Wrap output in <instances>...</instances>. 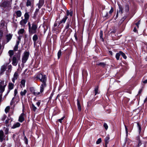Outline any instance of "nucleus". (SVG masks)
I'll return each mask as SVG.
<instances>
[{
  "label": "nucleus",
  "instance_id": "nucleus-1",
  "mask_svg": "<svg viewBox=\"0 0 147 147\" xmlns=\"http://www.w3.org/2000/svg\"><path fill=\"white\" fill-rule=\"evenodd\" d=\"M28 31L29 33L31 34H34L37 32L38 28L37 23L36 22H33L31 24L30 22H28Z\"/></svg>",
  "mask_w": 147,
  "mask_h": 147
},
{
  "label": "nucleus",
  "instance_id": "nucleus-2",
  "mask_svg": "<svg viewBox=\"0 0 147 147\" xmlns=\"http://www.w3.org/2000/svg\"><path fill=\"white\" fill-rule=\"evenodd\" d=\"M36 78L37 79H39L42 82V84L40 85H42L43 86V88L44 89V88L47 86V77L46 76L41 74H39L37 75Z\"/></svg>",
  "mask_w": 147,
  "mask_h": 147
},
{
  "label": "nucleus",
  "instance_id": "nucleus-3",
  "mask_svg": "<svg viewBox=\"0 0 147 147\" xmlns=\"http://www.w3.org/2000/svg\"><path fill=\"white\" fill-rule=\"evenodd\" d=\"M43 86L42 85H40V92H36L34 90V88L33 87L30 88V90L32 94L35 96H41L43 95V92L44 90V89L43 88Z\"/></svg>",
  "mask_w": 147,
  "mask_h": 147
},
{
  "label": "nucleus",
  "instance_id": "nucleus-4",
  "mask_svg": "<svg viewBox=\"0 0 147 147\" xmlns=\"http://www.w3.org/2000/svg\"><path fill=\"white\" fill-rule=\"evenodd\" d=\"M11 3L9 1H5L0 3V6L3 9L8 10L11 9Z\"/></svg>",
  "mask_w": 147,
  "mask_h": 147
},
{
  "label": "nucleus",
  "instance_id": "nucleus-5",
  "mask_svg": "<svg viewBox=\"0 0 147 147\" xmlns=\"http://www.w3.org/2000/svg\"><path fill=\"white\" fill-rule=\"evenodd\" d=\"M18 54L16 56V57L15 56H14L12 59V64L14 66H16L18 63V59H19L20 57V52L19 51L18 53Z\"/></svg>",
  "mask_w": 147,
  "mask_h": 147
},
{
  "label": "nucleus",
  "instance_id": "nucleus-6",
  "mask_svg": "<svg viewBox=\"0 0 147 147\" xmlns=\"http://www.w3.org/2000/svg\"><path fill=\"white\" fill-rule=\"evenodd\" d=\"M29 55V52L28 51H25L24 54V55L22 59V62L25 63L28 59Z\"/></svg>",
  "mask_w": 147,
  "mask_h": 147
},
{
  "label": "nucleus",
  "instance_id": "nucleus-7",
  "mask_svg": "<svg viewBox=\"0 0 147 147\" xmlns=\"http://www.w3.org/2000/svg\"><path fill=\"white\" fill-rule=\"evenodd\" d=\"M6 84H4V81H1L0 83V93L2 94L4 91Z\"/></svg>",
  "mask_w": 147,
  "mask_h": 147
},
{
  "label": "nucleus",
  "instance_id": "nucleus-8",
  "mask_svg": "<svg viewBox=\"0 0 147 147\" xmlns=\"http://www.w3.org/2000/svg\"><path fill=\"white\" fill-rule=\"evenodd\" d=\"M8 64V63H6L1 67L0 70L1 74H3L5 71L6 69H7V67Z\"/></svg>",
  "mask_w": 147,
  "mask_h": 147
},
{
  "label": "nucleus",
  "instance_id": "nucleus-9",
  "mask_svg": "<svg viewBox=\"0 0 147 147\" xmlns=\"http://www.w3.org/2000/svg\"><path fill=\"white\" fill-rule=\"evenodd\" d=\"M72 22L71 21V20L70 19H68L66 23V25L65 27V29H70V27L71 28L72 27Z\"/></svg>",
  "mask_w": 147,
  "mask_h": 147
},
{
  "label": "nucleus",
  "instance_id": "nucleus-10",
  "mask_svg": "<svg viewBox=\"0 0 147 147\" xmlns=\"http://www.w3.org/2000/svg\"><path fill=\"white\" fill-rule=\"evenodd\" d=\"M21 40L20 36H19L18 38V40L16 41V42L15 47L14 48L13 50L14 51H16L17 50L18 48V45L19 44Z\"/></svg>",
  "mask_w": 147,
  "mask_h": 147
},
{
  "label": "nucleus",
  "instance_id": "nucleus-11",
  "mask_svg": "<svg viewBox=\"0 0 147 147\" xmlns=\"http://www.w3.org/2000/svg\"><path fill=\"white\" fill-rule=\"evenodd\" d=\"M28 21L25 19H22L20 22V24L21 26L24 27Z\"/></svg>",
  "mask_w": 147,
  "mask_h": 147
},
{
  "label": "nucleus",
  "instance_id": "nucleus-12",
  "mask_svg": "<svg viewBox=\"0 0 147 147\" xmlns=\"http://www.w3.org/2000/svg\"><path fill=\"white\" fill-rule=\"evenodd\" d=\"M26 80L25 79H22L20 81V87L21 88H23L25 87Z\"/></svg>",
  "mask_w": 147,
  "mask_h": 147
},
{
  "label": "nucleus",
  "instance_id": "nucleus-13",
  "mask_svg": "<svg viewBox=\"0 0 147 147\" xmlns=\"http://www.w3.org/2000/svg\"><path fill=\"white\" fill-rule=\"evenodd\" d=\"M25 114L24 113H22L20 116L19 118V121L20 122H22L24 120V116Z\"/></svg>",
  "mask_w": 147,
  "mask_h": 147
},
{
  "label": "nucleus",
  "instance_id": "nucleus-14",
  "mask_svg": "<svg viewBox=\"0 0 147 147\" xmlns=\"http://www.w3.org/2000/svg\"><path fill=\"white\" fill-rule=\"evenodd\" d=\"M38 39V36L36 34H35L33 36L32 39L34 41V46H35L36 45L37 43V40Z\"/></svg>",
  "mask_w": 147,
  "mask_h": 147
},
{
  "label": "nucleus",
  "instance_id": "nucleus-15",
  "mask_svg": "<svg viewBox=\"0 0 147 147\" xmlns=\"http://www.w3.org/2000/svg\"><path fill=\"white\" fill-rule=\"evenodd\" d=\"M45 3L44 0H39L38 3V7L39 9H40L43 6Z\"/></svg>",
  "mask_w": 147,
  "mask_h": 147
},
{
  "label": "nucleus",
  "instance_id": "nucleus-16",
  "mask_svg": "<svg viewBox=\"0 0 147 147\" xmlns=\"http://www.w3.org/2000/svg\"><path fill=\"white\" fill-rule=\"evenodd\" d=\"M12 37V35L9 34H8L6 35V38L7 39V41L5 43L8 42L11 39Z\"/></svg>",
  "mask_w": 147,
  "mask_h": 147
},
{
  "label": "nucleus",
  "instance_id": "nucleus-17",
  "mask_svg": "<svg viewBox=\"0 0 147 147\" xmlns=\"http://www.w3.org/2000/svg\"><path fill=\"white\" fill-rule=\"evenodd\" d=\"M67 18L68 17H67V16H65L62 20L60 21L59 24H60L63 23H65Z\"/></svg>",
  "mask_w": 147,
  "mask_h": 147
},
{
  "label": "nucleus",
  "instance_id": "nucleus-18",
  "mask_svg": "<svg viewBox=\"0 0 147 147\" xmlns=\"http://www.w3.org/2000/svg\"><path fill=\"white\" fill-rule=\"evenodd\" d=\"M20 124L19 122H17L14 123L12 127L13 129H15L19 127L20 126Z\"/></svg>",
  "mask_w": 147,
  "mask_h": 147
},
{
  "label": "nucleus",
  "instance_id": "nucleus-19",
  "mask_svg": "<svg viewBox=\"0 0 147 147\" xmlns=\"http://www.w3.org/2000/svg\"><path fill=\"white\" fill-rule=\"evenodd\" d=\"M3 132L2 131H0V141L2 142L3 139Z\"/></svg>",
  "mask_w": 147,
  "mask_h": 147
},
{
  "label": "nucleus",
  "instance_id": "nucleus-20",
  "mask_svg": "<svg viewBox=\"0 0 147 147\" xmlns=\"http://www.w3.org/2000/svg\"><path fill=\"white\" fill-rule=\"evenodd\" d=\"M73 12L72 11L67 10L66 11V16H70L71 17L72 16Z\"/></svg>",
  "mask_w": 147,
  "mask_h": 147
},
{
  "label": "nucleus",
  "instance_id": "nucleus-21",
  "mask_svg": "<svg viewBox=\"0 0 147 147\" xmlns=\"http://www.w3.org/2000/svg\"><path fill=\"white\" fill-rule=\"evenodd\" d=\"M31 109L34 112H36L37 110V108L33 104H32L30 107Z\"/></svg>",
  "mask_w": 147,
  "mask_h": 147
},
{
  "label": "nucleus",
  "instance_id": "nucleus-22",
  "mask_svg": "<svg viewBox=\"0 0 147 147\" xmlns=\"http://www.w3.org/2000/svg\"><path fill=\"white\" fill-rule=\"evenodd\" d=\"M109 139L110 138L109 135H108L107 137H106L105 139V144L106 147L107 146V144L109 142Z\"/></svg>",
  "mask_w": 147,
  "mask_h": 147
},
{
  "label": "nucleus",
  "instance_id": "nucleus-23",
  "mask_svg": "<svg viewBox=\"0 0 147 147\" xmlns=\"http://www.w3.org/2000/svg\"><path fill=\"white\" fill-rule=\"evenodd\" d=\"M29 13L26 12L25 13L24 15V19L28 21L29 18Z\"/></svg>",
  "mask_w": 147,
  "mask_h": 147
},
{
  "label": "nucleus",
  "instance_id": "nucleus-24",
  "mask_svg": "<svg viewBox=\"0 0 147 147\" xmlns=\"http://www.w3.org/2000/svg\"><path fill=\"white\" fill-rule=\"evenodd\" d=\"M14 85L12 83H9L8 85V89L9 90H11L13 89Z\"/></svg>",
  "mask_w": 147,
  "mask_h": 147
},
{
  "label": "nucleus",
  "instance_id": "nucleus-25",
  "mask_svg": "<svg viewBox=\"0 0 147 147\" xmlns=\"http://www.w3.org/2000/svg\"><path fill=\"white\" fill-rule=\"evenodd\" d=\"M27 91L26 90H24L23 91H22L20 92V94L21 96H23L26 93Z\"/></svg>",
  "mask_w": 147,
  "mask_h": 147
},
{
  "label": "nucleus",
  "instance_id": "nucleus-26",
  "mask_svg": "<svg viewBox=\"0 0 147 147\" xmlns=\"http://www.w3.org/2000/svg\"><path fill=\"white\" fill-rule=\"evenodd\" d=\"M77 106L78 111H80L81 110V106L80 101L78 100H77Z\"/></svg>",
  "mask_w": 147,
  "mask_h": 147
},
{
  "label": "nucleus",
  "instance_id": "nucleus-27",
  "mask_svg": "<svg viewBox=\"0 0 147 147\" xmlns=\"http://www.w3.org/2000/svg\"><path fill=\"white\" fill-rule=\"evenodd\" d=\"M39 9H36L35 11L34 12V16H33V18H35L37 16L38 14V13L39 11Z\"/></svg>",
  "mask_w": 147,
  "mask_h": 147
},
{
  "label": "nucleus",
  "instance_id": "nucleus-28",
  "mask_svg": "<svg viewBox=\"0 0 147 147\" xmlns=\"http://www.w3.org/2000/svg\"><path fill=\"white\" fill-rule=\"evenodd\" d=\"M16 14L18 17H20L22 15V12L20 10H18L16 11Z\"/></svg>",
  "mask_w": 147,
  "mask_h": 147
},
{
  "label": "nucleus",
  "instance_id": "nucleus-29",
  "mask_svg": "<svg viewBox=\"0 0 147 147\" xmlns=\"http://www.w3.org/2000/svg\"><path fill=\"white\" fill-rule=\"evenodd\" d=\"M25 30L24 29H20L18 32V33L19 35L22 34L24 32Z\"/></svg>",
  "mask_w": 147,
  "mask_h": 147
},
{
  "label": "nucleus",
  "instance_id": "nucleus-30",
  "mask_svg": "<svg viewBox=\"0 0 147 147\" xmlns=\"http://www.w3.org/2000/svg\"><path fill=\"white\" fill-rule=\"evenodd\" d=\"M8 53L9 54V55L10 57H11L13 55L14 52L13 51L10 50L8 52Z\"/></svg>",
  "mask_w": 147,
  "mask_h": 147
},
{
  "label": "nucleus",
  "instance_id": "nucleus-31",
  "mask_svg": "<svg viewBox=\"0 0 147 147\" xmlns=\"http://www.w3.org/2000/svg\"><path fill=\"white\" fill-rule=\"evenodd\" d=\"M31 3V1L30 0H27L26 3V5L28 7L30 6Z\"/></svg>",
  "mask_w": 147,
  "mask_h": 147
},
{
  "label": "nucleus",
  "instance_id": "nucleus-32",
  "mask_svg": "<svg viewBox=\"0 0 147 147\" xmlns=\"http://www.w3.org/2000/svg\"><path fill=\"white\" fill-rule=\"evenodd\" d=\"M121 55L120 51L119 53H117L115 57L117 60L119 59V57Z\"/></svg>",
  "mask_w": 147,
  "mask_h": 147
},
{
  "label": "nucleus",
  "instance_id": "nucleus-33",
  "mask_svg": "<svg viewBox=\"0 0 147 147\" xmlns=\"http://www.w3.org/2000/svg\"><path fill=\"white\" fill-rule=\"evenodd\" d=\"M7 67L8 68V72H10L11 70L12 69V66L11 65H8Z\"/></svg>",
  "mask_w": 147,
  "mask_h": 147
},
{
  "label": "nucleus",
  "instance_id": "nucleus-34",
  "mask_svg": "<svg viewBox=\"0 0 147 147\" xmlns=\"http://www.w3.org/2000/svg\"><path fill=\"white\" fill-rule=\"evenodd\" d=\"M120 53L121 55L124 59H126L127 57L125 54L123 53L122 51H120Z\"/></svg>",
  "mask_w": 147,
  "mask_h": 147
},
{
  "label": "nucleus",
  "instance_id": "nucleus-35",
  "mask_svg": "<svg viewBox=\"0 0 147 147\" xmlns=\"http://www.w3.org/2000/svg\"><path fill=\"white\" fill-rule=\"evenodd\" d=\"M18 92L17 90V89H15L14 90V97H13V98L12 99V101L14 99V98L16 96L17 94H18Z\"/></svg>",
  "mask_w": 147,
  "mask_h": 147
},
{
  "label": "nucleus",
  "instance_id": "nucleus-36",
  "mask_svg": "<svg viewBox=\"0 0 147 147\" xmlns=\"http://www.w3.org/2000/svg\"><path fill=\"white\" fill-rule=\"evenodd\" d=\"M119 13H123V9L122 7L119 5Z\"/></svg>",
  "mask_w": 147,
  "mask_h": 147
},
{
  "label": "nucleus",
  "instance_id": "nucleus-37",
  "mask_svg": "<svg viewBox=\"0 0 147 147\" xmlns=\"http://www.w3.org/2000/svg\"><path fill=\"white\" fill-rule=\"evenodd\" d=\"M18 78V74L17 72H15L13 76V78L16 79H17Z\"/></svg>",
  "mask_w": 147,
  "mask_h": 147
},
{
  "label": "nucleus",
  "instance_id": "nucleus-38",
  "mask_svg": "<svg viewBox=\"0 0 147 147\" xmlns=\"http://www.w3.org/2000/svg\"><path fill=\"white\" fill-rule=\"evenodd\" d=\"M98 87H97L95 88L94 92H95V95H96L97 94H98Z\"/></svg>",
  "mask_w": 147,
  "mask_h": 147
},
{
  "label": "nucleus",
  "instance_id": "nucleus-39",
  "mask_svg": "<svg viewBox=\"0 0 147 147\" xmlns=\"http://www.w3.org/2000/svg\"><path fill=\"white\" fill-rule=\"evenodd\" d=\"M24 140L25 144H28V140L26 136H25L24 138Z\"/></svg>",
  "mask_w": 147,
  "mask_h": 147
},
{
  "label": "nucleus",
  "instance_id": "nucleus-40",
  "mask_svg": "<svg viewBox=\"0 0 147 147\" xmlns=\"http://www.w3.org/2000/svg\"><path fill=\"white\" fill-rule=\"evenodd\" d=\"M10 109V107L9 106L7 107L5 109V111L6 113H7L9 111Z\"/></svg>",
  "mask_w": 147,
  "mask_h": 147
},
{
  "label": "nucleus",
  "instance_id": "nucleus-41",
  "mask_svg": "<svg viewBox=\"0 0 147 147\" xmlns=\"http://www.w3.org/2000/svg\"><path fill=\"white\" fill-rule=\"evenodd\" d=\"M61 50H59V51L58 53V54H57L58 58H60V56L61 55Z\"/></svg>",
  "mask_w": 147,
  "mask_h": 147
},
{
  "label": "nucleus",
  "instance_id": "nucleus-42",
  "mask_svg": "<svg viewBox=\"0 0 147 147\" xmlns=\"http://www.w3.org/2000/svg\"><path fill=\"white\" fill-rule=\"evenodd\" d=\"M103 126L106 130L108 128V126L106 123H104Z\"/></svg>",
  "mask_w": 147,
  "mask_h": 147
},
{
  "label": "nucleus",
  "instance_id": "nucleus-43",
  "mask_svg": "<svg viewBox=\"0 0 147 147\" xmlns=\"http://www.w3.org/2000/svg\"><path fill=\"white\" fill-rule=\"evenodd\" d=\"M113 11V7H111V10H110L109 12V14L110 16L112 14V13Z\"/></svg>",
  "mask_w": 147,
  "mask_h": 147
},
{
  "label": "nucleus",
  "instance_id": "nucleus-44",
  "mask_svg": "<svg viewBox=\"0 0 147 147\" xmlns=\"http://www.w3.org/2000/svg\"><path fill=\"white\" fill-rule=\"evenodd\" d=\"M9 131V129L8 128H6L5 129L4 132L5 134H8Z\"/></svg>",
  "mask_w": 147,
  "mask_h": 147
},
{
  "label": "nucleus",
  "instance_id": "nucleus-45",
  "mask_svg": "<svg viewBox=\"0 0 147 147\" xmlns=\"http://www.w3.org/2000/svg\"><path fill=\"white\" fill-rule=\"evenodd\" d=\"M101 142V138H99L96 142V144H100Z\"/></svg>",
  "mask_w": 147,
  "mask_h": 147
},
{
  "label": "nucleus",
  "instance_id": "nucleus-46",
  "mask_svg": "<svg viewBox=\"0 0 147 147\" xmlns=\"http://www.w3.org/2000/svg\"><path fill=\"white\" fill-rule=\"evenodd\" d=\"M65 118V116H63L61 119H58V121L60 122V123H61L62 121L63 120L64 118Z\"/></svg>",
  "mask_w": 147,
  "mask_h": 147
},
{
  "label": "nucleus",
  "instance_id": "nucleus-47",
  "mask_svg": "<svg viewBox=\"0 0 147 147\" xmlns=\"http://www.w3.org/2000/svg\"><path fill=\"white\" fill-rule=\"evenodd\" d=\"M102 32L101 31H100V38H101L102 39V40L103 41V39L102 38Z\"/></svg>",
  "mask_w": 147,
  "mask_h": 147
},
{
  "label": "nucleus",
  "instance_id": "nucleus-48",
  "mask_svg": "<svg viewBox=\"0 0 147 147\" xmlns=\"http://www.w3.org/2000/svg\"><path fill=\"white\" fill-rule=\"evenodd\" d=\"M3 34V32L2 31V30H0V41L1 40V38H2V36Z\"/></svg>",
  "mask_w": 147,
  "mask_h": 147
},
{
  "label": "nucleus",
  "instance_id": "nucleus-49",
  "mask_svg": "<svg viewBox=\"0 0 147 147\" xmlns=\"http://www.w3.org/2000/svg\"><path fill=\"white\" fill-rule=\"evenodd\" d=\"M125 11L126 12H128L129 10V7L128 5H127L125 7Z\"/></svg>",
  "mask_w": 147,
  "mask_h": 147
},
{
  "label": "nucleus",
  "instance_id": "nucleus-50",
  "mask_svg": "<svg viewBox=\"0 0 147 147\" xmlns=\"http://www.w3.org/2000/svg\"><path fill=\"white\" fill-rule=\"evenodd\" d=\"M125 128L126 133V136H127L128 134L127 128L125 125Z\"/></svg>",
  "mask_w": 147,
  "mask_h": 147
},
{
  "label": "nucleus",
  "instance_id": "nucleus-51",
  "mask_svg": "<svg viewBox=\"0 0 147 147\" xmlns=\"http://www.w3.org/2000/svg\"><path fill=\"white\" fill-rule=\"evenodd\" d=\"M40 101H38L36 103V105H37V106L39 107L40 106Z\"/></svg>",
  "mask_w": 147,
  "mask_h": 147
},
{
  "label": "nucleus",
  "instance_id": "nucleus-52",
  "mask_svg": "<svg viewBox=\"0 0 147 147\" xmlns=\"http://www.w3.org/2000/svg\"><path fill=\"white\" fill-rule=\"evenodd\" d=\"M137 125L139 129V132H140L141 130V127L140 126V125L139 123H138Z\"/></svg>",
  "mask_w": 147,
  "mask_h": 147
},
{
  "label": "nucleus",
  "instance_id": "nucleus-53",
  "mask_svg": "<svg viewBox=\"0 0 147 147\" xmlns=\"http://www.w3.org/2000/svg\"><path fill=\"white\" fill-rule=\"evenodd\" d=\"M1 26H0L1 27L2 26H3L4 25V23H3V21H1Z\"/></svg>",
  "mask_w": 147,
  "mask_h": 147
},
{
  "label": "nucleus",
  "instance_id": "nucleus-54",
  "mask_svg": "<svg viewBox=\"0 0 147 147\" xmlns=\"http://www.w3.org/2000/svg\"><path fill=\"white\" fill-rule=\"evenodd\" d=\"M140 21H139L138 22L136 23V25L138 27V28H139V24H140Z\"/></svg>",
  "mask_w": 147,
  "mask_h": 147
},
{
  "label": "nucleus",
  "instance_id": "nucleus-55",
  "mask_svg": "<svg viewBox=\"0 0 147 147\" xmlns=\"http://www.w3.org/2000/svg\"><path fill=\"white\" fill-rule=\"evenodd\" d=\"M109 15L107 12H106V15L103 16L104 17H109Z\"/></svg>",
  "mask_w": 147,
  "mask_h": 147
},
{
  "label": "nucleus",
  "instance_id": "nucleus-56",
  "mask_svg": "<svg viewBox=\"0 0 147 147\" xmlns=\"http://www.w3.org/2000/svg\"><path fill=\"white\" fill-rule=\"evenodd\" d=\"M74 37H75V38L76 40H78L77 37V36L76 35V34H74Z\"/></svg>",
  "mask_w": 147,
  "mask_h": 147
},
{
  "label": "nucleus",
  "instance_id": "nucleus-57",
  "mask_svg": "<svg viewBox=\"0 0 147 147\" xmlns=\"http://www.w3.org/2000/svg\"><path fill=\"white\" fill-rule=\"evenodd\" d=\"M16 79L13 78L12 79V81L13 83H14L15 80H16Z\"/></svg>",
  "mask_w": 147,
  "mask_h": 147
},
{
  "label": "nucleus",
  "instance_id": "nucleus-58",
  "mask_svg": "<svg viewBox=\"0 0 147 147\" xmlns=\"http://www.w3.org/2000/svg\"><path fill=\"white\" fill-rule=\"evenodd\" d=\"M141 145V143L140 141H139V143L138 145V146H139Z\"/></svg>",
  "mask_w": 147,
  "mask_h": 147
},
{
  "label": "nucleus",
  "instance_id": "nucleus-59",
  "mask_svg": "<svg viewBox=\"0 0 147 147\" xmlns=\"http://www.w3.org/2000/svg\"><path fill=\"white\" fill-rule=\"evenodd\" d=\"M143 82L144 83V84H146V83H147V80H145Z\"/></svg>",
  "mask_w": 147,
  "mask_h": 147
},
{
  "label": "nucleus",
  "instance_id": "nucleus-60",
  "mask_svg": "<svg viewBox=\"0 0 147 147\" xmlns=\"http://www.w3.org/2000/svg\"><path fill=\"white\" fill-rule=\"evenodd\" d=\"M133 30L134 32H136L137 31L136 28V27L134 28Z\"/></svg>",
  "mask_w": 147,
  "mask_h": 147
},
{
  "label": "nucleus",
  "instance_id": "nucleus-61",
  "mask_svg": "<svg viewBox=\"0 0 147 147\" xmlns=\"http://www.w3.org/2000/svg\"><path fill=\"white\" fill-rule=\"evenodd\" d=\"M6 116H4L3 118L2 119V120L4 121L6 118Z\"/></svg>",
  "mask_w": 147,
  "mask_h": 147
},
{
  "label": "nucleus",
  "instance_id": "nucleus-62",
  "mask_svg": "<svg viewBox=\"0 0 147 147\" xmlns=\"http://www.w3.org/2000/svg\"><path fill=\"white\" fill-rule=\"evenodd\" d=\"M109 53L111 55H112V53H113L111 51H109Z\"/></svg>",
  "mask_w": 147,
  "mask_h": 147
},
{
  "label": "nucleus",
  "instance_id": "nucleus-63",
  "mask_svg": "<svg viewBox=\"0 0 147 147\" xmlns=\"http://www.w3.org/2000/svg\"><path fill=\"white\" fill-rule=\"evenodd\" d=\"M100 65H104L105 64L103 63H99Z\"/></svg>",
  "mask_w": 147,
  "mask_h": 147
},
{
  "label": "nucleus",
  "instance_id": "nucleus-64",
  "mask_svg": "<svg viewBox=\"0 0 147 147\" xmlns=\"http://www.w3.org/2000/svg\"><path fill=\"white\" fill-rule=\"evenodd\" d=\"M147 100V98H146L144 100V102H146V101Z\"/></svg>",
  "mask_w": 147,
  "mask_h": 147
}]
</instances>
